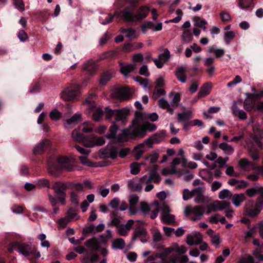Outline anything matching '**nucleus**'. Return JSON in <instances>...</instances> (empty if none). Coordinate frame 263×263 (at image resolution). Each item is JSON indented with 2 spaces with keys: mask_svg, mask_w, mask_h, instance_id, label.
Masks as SVG:
<instances>
[{
  "mask_svg": "<svg viewBox=\"0 0 263 263\" xmlns=\"http://www.w3.org/2000/svg\"><path fill=\"white\" fill-rule=\"evenodd\" d=\"M63 169L69 172L73 170V166L69 164V159L66 157L59 156L57 159L50 158L48 160V172L50 175L57 177Z\"/></svg>",
  "mask_w": 263,
  "mask_h": 263,
  "instance_id": "obj_1",
  "label": "nucleus"
},
{
  "mask_svg": "<svg viewBox=\"0 0 263 263\" xmlns=\"http://www.w3.org/2000/svg\"><path fill=\"white\" fill-rule=\"evenodd\" d=\"M219 147L228 155H232L234 152V149L232 146L227 143L223 142L220 143L219 145Z\"/></svg>",
  "mask_w": 263,
  "mask_h": 263,
  "instance_id": "obj_35",
  "label": "nucleus"
},
{
  "mask_svg": "<svg viewBox=\"0 0 263 263\" xmlns=\"http://www.w3.org/2000/svg\"><path fill=\"white\" fill-rule=\"evenodd\" d=\"M205 213V208L203 205H187L184 210L186 217L193 221L200 220L202 219Z\"/></svg>",
  "mask_w": 263,
  "mask_h": 263,
  "instance_id": "obj_4",
  "label": "nucleus"
},
{
  "mask_svg": "<svg viewBox=\"0 0 263 263\" xmlns=\"http://www.w3.org/2000/svg\"><path fill=\"white\" fill-rule=\"evenodd\" d=\"M232 194L230 191L227 189H224L220 191L218 197L220 199L224 200L226 199H230L232 198Z\"/></svg>",
  "mask_w": 263,
  "mask_h": 263,
  "instance_id": "obj_39",
  "label": "nucleus"
},
{
  "mask_svg": "<svg viewBox=\"0 0 263 263\" xmlns=\"http://www.w3.org/2000/svg\"><path fill=\"white\" fill-rule=\"evenodd\" d=\"M125 246L124 240L122 238H117L113 240L111 247L113 249L122 250Z\"/></svg>",
  "mask_w": 263,
  "mask_h": 263,
  "instance_id": "obj_33",
  "label": "nucleus"
},
{
  "mask_svg": "<svg viewBox=\"0 0 263 263\" xmlns=\"http://www.w3.org/2000/svg\"><path fill=\"white\" fill-rule=\"evenodd\" d=\"M253 132L258 138H263V128H261L258 123H256L253 125Z\"/></svg>",
  "mask_w": 263,
  "mask_h": 263,
  "instance_id": "obj_37",
  "label": "nucleus"
},
{
  "mask_svg": "<svg viewBox=\"0 0 263 263\" xmlns=\"http://www.w3.org/2000/svg\"><path fill=\"white\" fill-rule=\"evenodd\" d=\"M181 37L182 40L186 43H189L192 41L193 39V35L190 30H185L183 31Z\"/></svg>",
  "mask_w": 263,
  "mask_h": 263,
  "instance_id": "obj_43",
  "label": "nucleus"
},
{
  "mask_svg": "<svg viewBox=\"0 0 263 263\" xmlns=\"http://www.w3.org/2000/svg\"><path fill=\"white\" fill-rule=\"evenodd\" d=\"M239 167L244 171L249 172L251 171L257 170V171H262L260 166H257L256 165L251 161H249L246 158H241L238 161Z\"/></svg>",
  "mask_w": 263,
  "mask_h": 263,
  "instance_id": "obj_11",
  "label": "nucleus"
},
{
  "mask_svg": "<svg viewBox=\"0 0 263 263\" xmlns=\"http://www.w3.org/2000/svg\"><path fill=\"white\" fill-rule=\"evenodd\" d=\"M165 94V91L163 89L160 88V87H155L152 97L154 99H157L158 97H160L161 96L164 95Z\"/></svg>",
  "mask_w": 263,
  "mask_h": 263,
  "instance_id": "obj_49",
  "label": "nucleus"
},
{
  "mask_svg": "<svg viewBox=\"0 0 263 263\" xmlns=\"http://www.w3.org/2000/svg\"><path fill=\"white\" fill-rule=\"evenodd\" d=\"M246 200L244 194H235L232 196V202L235 206H239Z\"/></svg>",
  "mask_w": 263,
  "mask_h": 263,
  "instance_id": "obj_28",
  "label": "nucleus"
},
{
  "mask_svg": "<svg viewBox=\"0 0 263 263\" xmlns=\"http://www.w3.org/2000/svg\"><path fill=\"white\" fill-rule=\"evenodd\" d=\"M83 119L81 114H75L70 119L64 121L63 125L65 129H71L78 123L81 122Z\"/></svg>",
  "mask_w": 263,
  "mask_h": 263,
  "instance_id": "obj_13",
  "label": "nucleus"
},
{
  "mask_svg": "<svg viewBox=\"0 0 263 263\" xmlns=\"http://www.w3.org/2000/svg\"><path fill=\"white\" fill-rule=\"evenodd\" d=\"M154 24L151 21H145L141 26L142 30L145 32L146 29H154Z\"/></svg>",
  "mask_w": 263,
  "mask_h": 263,
  "instance_id": "obj_58",
  "label": "nucleus"
},
{
  "mask_svg": "<svg viewBox=\"0 0 263 263\" xmlns=\"http://www.w3.org/2000/svg\"><path fill=\"white\" fill-rule=\"evenodd\" d=\"M114 95L117 98L127 100L132 98L133 93L129 87H125L115 90Z\"/></svg>",
  "mask_w": 263,
  "mask_h": 263,
  "instance_id": "obj_12",
  "label": "nucleus"
},
{
  "mask_svg": "<svg viewBox=\"0 0 263 263\" xmlns=\"http://www.w3.org/2000/svg\"><path fill=\"white\" fill-rule=\"evenodd\" d=\"M217 201H214V202L210 203V204H208L206 208L207 210L205 212L206 214H209L211 212H216L218 211V207H217Z\"/></svg>",
  "mask_w": 263,
  "mask_h": 263,
  "instance_id": "obj_44",
  "label": "nucleus"
},
{
  "mask_svg": "<svg viewBox=\"0 0 263 263\" xmlns=\"http://www.w3.org/2000/svg\"><path fill=\"white\" fill-rule=\"evenodd\" d=\"M176 14L178 15L177 16L175 17L172 20H171L168 21H166L165 22H172L174 23H177L179 22L182 18V11L181 9H177L176 10Z\"/></svg>",
  "mask_w": 263,
  "mask_h": 263,
  "instance_id": "obj_56",
  "label": "nucleus"
},
{
  "mask_svg": "<svg viewBox=\"0 0 263 263\" xmlns=\"http://www.w3.org/2000/svg\"><path fill=\"white\" fill-rule=\"evenodd\" d=\"M191 118L192 112L191 111H186L180 113L177 115V119L179 122H187Z\"/></svg>",
  "mask_w": 263,
  "mask_h": 263,
  "instance_id": "obj_34",
  "label": "nucleus"
},
{
  "mask_svg": "<svg viewBox=\"0 0 263 263\" xmlns=\"http://www.w3.org/2000/svg\"><path fill=\"white\" fill-rule=\"evenodd\" d=\"M148 233L146 228L140 225H136L134 229L132 239L133 241H135L137 239H139L143 242H146L148 239Z\"/></svg>",
  "mask_w": 263,
  "mask_h": 263,
  "instance_id": "obj_8",
  "label": "nucleus"
},
{
  "mask_svg": "<svg viewBox=\"0 0 263 263\" xmlns=\"http://www.w3.org/2000/svg\"><path fill=\"white\" fill-rule=\"evenodd\" d=\"M248 153L250 157L253 160H258L260 156L258 148L254 145H251L248 149Z\"/></svg>",
  "mask_w": 263,
  "mask_h": 263,
  "instance_id": "obj_32",
  "label": "nucleus"
},
{
  "mask_svg": "<svg viewBox=\"0 0 263 263\" xmlns=\"http://www.w3.org/2000/svg\"><path fill=\"white\" fill-rule=\"evenodd\" d=\"M165 135V132L164 131L155 134L152 137L153 143H158L160 142L164 139Z\"/></svg>",
  "mask_w": 263,
  "mask_h": 263,
  "instance_id": "obj_41",
  "label": "nucleus"
},
{
  "mask_svg": "<svg viewBox=\"0 0 263 263\" xmlns=\"http://www.w3.org/2000/svg\"><path fill=\"white\" fill-rule=\"evenodd\" d=\"M111 77H112L111 74L110 73H109V72L103 73V74L102 75V76L100 78V84L103 85H106V83L109 81H110Z\"/></svg>",
  "mask_w": 263,
  "mask_h": 263,
  "instance_id": "obj_46",
  "label": "nucleus"
},
{
  "mask_svg": "<svg viewBox=\"0 0 263 263\" xmlns=\"http://www.w3.org/2000/svg\"><path fill=\"white\" fill-rule=\"evenodd\" d=\"M52 188L56 193L59 200L62 204H64L66 197L65 191L68 189V184L62 182H56Z\"/></svg>",
  "mask_w": 263,
  "mask_h": 263,
  "instance_id": "obj_9",
  "label": "nucleus"
},
{
  "mask_svg": "<svg viewBox=\"0 0 263 263\" xmlns=\"http://www.w3.org/2000/svg\"><path fill=\"white\" fill-rule=\"evenodd\" d=\"M123 31L125 33L126 36L130 39L135 37V31L132 28H128L123 29Z\"/></svg>",
  "mask_w": 263,
  "mask_h": 263,
  "instance_id": "obj_61",
  "label": "nucleus"
},
{
  "mask_svg": "<svg viewBox=\"0 0 263 263\" xmlns=\"http://www.w3.org/2000/svg\"><path fill=\"white\" fill-rule=\"evenodd\" d=\"M50 141L46 139H43L33 149V153L35 155H41L45 151V149L49 147Z\"/></svg>",
  "mask_w": 263,
  "mask_h": 263,
  "instance_id": "obj_20",
  "label": "nucleus"
},
{
  "mask_svg": "<svg viewBox=\"0 0 263 263\" xmlns=\"http://www.w3.org/2000/svg\"><path fill=\"white\" fill-rule=\"evenodd\" d=\"M217 201L218 210L223 211V210H228L230 208V203L229 202L226 201Z\"/></svg>",
  "mask_w": 263,
  "mask_h": 263,
  "instance_id": "obj_40",
  "label": "nucleus"
},
{
  "mask_svg": "<svg viewBox=\"0 0 263 263\" xmlns=\"http://www.w3.org/2000/svg\"><path fill=\"white\" fill-rule=\"evenodd\" d=\"M140 208L144 215H147L149 214V212H151L149 217L152 219L157 217L160 210L159 205L157 201H155L151 204L142 202L141 203Z\"/></svg>",
  "mask_w": 263,
  "mask_h": 263,
  "instance_id": "obj_7",
  "label": "nucleus"
},
{
  "mask_svg": "<svg viewBox=\"0 0 263 263\" xmlns=\"http://www.w3.org/2000/svg\"><path fill=\"white\" fill-rule=\"evenodd\" d=\"M81 143H82L85 146L87 147H94V144L93 142L92 136L89 137L88 138L85 137L84 139L83 140V141H82Z\"/></svg>",
  "mask_w": 263,
  "mask_h": 263,
  "instance_id": "obj_59",
  "label": "nucleus"
},
{
  "mask_svg": "<svg viewBox=\"0 0 263 263\" xmlns=\"http://www.w3.org/2000/svg\"><path fill=\"white\" fill-rule=\"evenodd\" d=\"M263 208V199H257L255 208L254 209L247 208L246 212L247 214L251 217H254L257 215L261 211Z\"/></svg>",
  "mask_w": 263,
  "mask_h": 263,
  "instance_id": "obj_15",
  "label": "nucleus"
},
{
  "mask_svg": "<svg viewBox=\"0 0 263 263\" xmlns=\"http://www.w3.org/2000/svg\"><path fill=\"white\" fill-rule=\"evenodd\" d=\"M120 71L125 77H128V74L132 72L136 68V64H124L120 63Z\"/></svg>",
  "mask_w": 263,
  "mask_h": 263,
  "instance_id": "obj_24",
  "label": "nucleus"
},
{
  "mask_svg": "<svg viewBox=\"0 0 263 263\" xmlns=\"http://www.w3.org/2000/svg\"><path fill=\"white\" fill-rule=\"evenodd\" d=\"M171 210L169 206L164 205L161 209V219L163 223L170 224L175 222V217L174 215L170 213Z\"/></svg>",
  "mask_w": 263,
  "mask_h": 263,
  "instance_id": "obj_10",
  "label": "nucleus"
},
{
  "mask_svg": "<svg viewBox=\"0 0 263 263\" xmlns=\"http://www.w3.org/2000/svg\"><path fill=\"white\" fill-rule=\"evenodd\" d=\"M119 129V127L114 123L109 127L108 133L105 135V137L108 139H116L119 142L126 141L129 134L128 131L124 129L117 134Z\"/></svg>",
  "mask_w": 263,
  "mask_h": 263,
  "instance_id": "obj_5",
  "label": "nucleus"
},
{
  "mask_svg": "<svg viewBox=\"0 0 263 263\" xmlns=\"http://www.w3.org/2000/svg\"><path fill=\"white\" fill-rule=\"evenodd\" d=\"M80 127H78L72 131L71 136L74 141L81 143L85 137L80 133Z\"/></svg>",
  "mask_w": 263,
  "mask_h": 263,
  "instance_id": "obj_30",
  "label": "nucleus"
},
{
  "mask_svg": "<svg viewBox=\"0 0 263 263\" xmlns=\"http://www.w3.org/2000/svg\"><path fill=\"white\" fill-rule=\"evenodd\" d=\"M192 193L193 197H194V201L196 203H201L205 201V197L200 187L193 190Z\"/></svg>",
  "mask_w": 263,
  "mask_h": 263,
  "instance_id": "obj_22",
  "label": "nucleus"
},
{
  "mask_svg": "<svg viewBox=\"0 0 263 263\" xmlns=\"http://www.w3.org/2000/svg\"><path fill=\"white\" fill-rule=\"evenodd\" d=\"M187 71V67L185 65L178 66L175 72V76L180 82L185 83L187 79L186 72Z\"/></svg>",
  "mask_w": 263,
  "mask_h": 263,
  "instance_id": "obj_18",
  "label": "nucleus"
},
{
  "mask_svg": "<svg viewBox=\"0 0 263 263\" xmlns=\"http://www.w3.org/2000/svg\"><path fill=\"white\" fill-rule=\"evenodd\" d=\"M235 36V33L233 31L225 32L224 39L227 44H229L231 40Z\"/></svg>",
  "mask_w": 263,
  "mask_h": 263,
  "instance_id": "obj_52",
  "label": "nucleus"
},
{
  "mask_svg": "<svg viewBox=\"0 0 263 263\" xmlns=\"http://www.w3.org/2000/svg\"><path fill=\"white\" fill-rule=\"evenodd\" d=\"M202 240V236L199 232L188 234L186 236V243L190 246L198 245Z\"/></svg>",
  "mask_w": 263,
  "mask_h": 263,
  "instance_id": "obj_16",
  "label": "nucleus"
},
{
  "mask_svg": "<svg viewBox=\"0 0 263 263\" xmlns=\"http://www.w3.org/2000/svg\"><path fill=\"white\" fill-rule=\"evenodd\" d=\"M94 146H101L105 144V140L103 137L92 136Z\"/></svg>",
  "mask_w": 263,
  "mask_h": 263,
  "instance_id": "obj_51",
  "label": "nucleus"
},
{
  "mask_svg": "<svg viewBox=\"0 0 263 263\" xmlns=\"http://www.w3.org/2000/svg\"><path fill=\"white\" fill-rule=\"evenodd\" d=\"M156 128L155 124L149 122L141 123L138 119H135L133 122V127L129 134L135 137L142 138L146 135L147 131L152 132Z\"/></svg>",
  "mask_w": 263,
  "mask_h": 263,
  "instance_id": "obj_3",
  "label": "nucleus"
},
{
  "mask_svg": "<svg viewBox=\"0 0 263 263\" xmlns=\"http://www.w3.org/2000/svg\"><path fill=\"white\" fill-rule=\"evenodd\" d=\"M252 0H238V6L242 9H247L251 6Z\"/></svg>",
  "mask_w": 263,
  "mask_h": 263,
  "instance_id": "obj_42",
  "label": "nucleus"
},
{
  "mask_svg": "<svg viewBox=\"0 0 263 263\" xmlns=\"http://www.w3.org/2000/svg\"><path fill=\"white\" fill-rule=\"evenodd\" d=\"M116 110H112L106 107L105 108V115L107 119H110L112 116H115Z\"/></svg>",
  "mask_w": 263,
  "mask_h": 263,
  "instance_id": "obj_62",
  "label": "nucleus"
},
{
  "mask_svg": "<svg viewBox=\"0 0 263 263\" xmlns=\"http://www.w3.org/2000/svg\"><path fill=\"white\" fill-rule=\"evenodd\" d=\"M134 80L138 82L144 88H146L148 85L147 79H144L140 76H137L134 78Z\"/></svg>",
  "mask_w": 263,
  "mask_h": 263,
  "instance_id": "obj_54",
  "label": "nucleus"
},
{
  "mask_svg": "<svg viewBox=\"0 0 263 263\" xmlns=\"http://www.w3.org/2000/svg\"><path fill=\"white\" fill-rule=\"evenodd\" d=\"M170 58V52L168 49H165L164 52L160 54L157 59L153 60L156 66L158 68L163 67L164 64L168 61Z\"/></svg>",
  "mask_w": 263,
  "mask_h": 263,
  "instance_id": "obj_14",
  "label": "nucleus"
},
{
  "mask_svg": "<svg viewBox=\"0 0 263 263\" xmlns=\"http://www.w3.org/2000/svg\"><path fill=\"white\" fill-rule=\"evenodd\" d=\"M120 200L118 198H114L109 203V205L115 210L118 209L120 204Z\"/></svg>",
  "mask_w": 263,
  "mask_h": 263,
  "instance_id": "obj_63",
  "label": "nucleus"
},
{
  "mask_svg": "<svg viewBox=\"0 0 263 263\" xmlns=\"http://www.w3.org/2000/svg\"><path fill=\"white\" fill-rule=\"evenodd\" d=\"M220 110V107L218 106H212L210 107L208 111L203 112V115L206 118H211V117L209 116L210 114L217 113Z\"/></svg>",
  "mask_w": 263,
  "mask_h": 263,
  "instance_id": "obj_45",
  "label": "nucleus"
},
{
  "mask_svg": "<svg viewBox=\"0 0 263 263\" xmlns=\"http://www.w3.org/2000/svg\"><path fill=\"white\" fill-rule=\"evenodd\" d=\"M176 14L178 15L177 16L175 17L172 20H171L168 21H166L165 22H172L174 23H177L179 22L182 18V11L181 9H177L176 10Z\"/></svg>",
  "mask_w": 263,
  "mask_h": 263,
  "instance_id": "obj_57",
  "label": "nucleus"
},
{
  "mask_svg": "<svg viewBox=\"0 0 263 263\" xmlns=\"http://www.w3.org/2000/svg\"><path fill=\"white\" fill-rule=\"evenodd\" d=\"M147 144L152 147L153 143L149 142V139H147L143 143H141L138 146H136L134 150V154L135 156L136 160H139L142 156L143 153L145 151L144 145Z\"/></svg>",
  "mask_w": 263,
  "mask_h": 263,
  "instance_id": "obj_21",
  "label": "nucleus"
},
{
  "mask_svg": "<svg viewBox=\"0 0 263 263\" xmlns=\"http://www.w3.org/2000/svg\"><path fill=\"white\" fill-rule=\"evenodd\" d=\"M103 154H105L104 157H110L112 159L117 158L118 154V148L112 146L109 148L103 150Z\"/></svg>",
  "mask_w": 263,
  "mask_h": 263,
  "instance_id": "obj_26",
  "label": "nucleus"
},
{
  "mask_svg": "<svg viewBox=\"0 0 263 263\" xmlns=\"http://www.w3.org/2000/svg\"><path fill=\"white\" fill-rule=\"evenodd\" d=\"M62 117V114L57 109H53L50 113V117L53 120H58Z\"/></svg>",
  "mask_w": 263,
  "mask_h": 263,
  "instance_id": "obj_53",
  "label": "nucleus"
},
{
  "mask_svg": "<svg viewBox=\"0 0 263 263\" xmlns=\"http://www.w3.org/2000/svg\"><path fill=\"white\" fill-rule=\"evenodd\" d=\"M139 197L136 194L132 195L130 196L129 210H130V212L133 214H135L136 212V205L138 203V202H139Z\"/></svg>",
  "mask_w": 263,
  "mask_h": 263,
  "instance_id": "obj_29",
  "label": "nucleus"
},
{
  "mask_svg": "<svg viewBox=\"0 0 263 263\" xmlns=\"http://www.w3.org/2000/svg\"><path fill=\"white\" fill-rule=\"evenodd\" d=\"M158 105L162 109H166L170 106V104L166 100L162 98L158 101Z\"/></svg>",
  "mask_w": 263,
  "mask_h": 263,
  "instance_id": "obj_64",
  "label": "nucleus"
},
{
  "mask_svg": "<svg viewBox=\"0 0 263 263\" xmlns=\"http://www.w3.org/2000/svg\"><path fill=\"white\" fill-rule=\"evenodd\" d=\"M251 93H247V98L243 102V107L248 111H251L253 110L255 105V98L254 97L249 96Z\"/></svg>",
  "mask_w": 263,
  "mask_h": 263,
  "instance_id": "obj_23",
  "label": "nucleus"
},
{
  "mask_svg": "<svg viewBox=\"0 0 263 263\" xmlns=\"http://www.w3.org/2000/svg\"><path fill=\"white\" fill-rule=\"evenodd\" d=\"M194 21V25L196 27H199L203 29L204 31L206 30L205 25L207 22L204 20H201L198 16H195L193 18Z\"/></svg>",
  "mask_w": 263,
  "mask_h": 263,
  "instance_id": "obj_36",
  "label": "nucleus"
},
{
  "mask_svg": "<svg viewBox=\"0 0 263 263\" xmlns=\"http://www.w3.org/2000/svg\"><path fill=\"white\" fill-rule=\"evenodd\" d=\"M80 88V86L77 83L71 84L62 92L61 97L67 101H77L81 94Z\"/></svg>",
  "mask_w": 263,
  "mask_h": 263,
  "instance_id": "obj_6",
  "label": "nucleus"
},
{
  "mask_svg": "<svg viewBox=\"0 0 263 263\" xmlns=\"http://www.w3.org/2000/svg\"><path fill=\"white\" fill-rule=\"evenodd\" d=\"M177 173L176 167H172L171 168H165L162 170L161 172L162 175L163 176H168L169 175L175 174Z\"/></svg>",
  "mask_w": 263,
  "mask_h": 263,
  "instance_id": "obj_55",
  "label": "nucleus"
},
{
  "mask_svg": "<svg viewBox=\"0 0 263 263\" xmlns=\"http://www.w3.org/2000/svg\"><path fill=\"white\" fill-rule=\"evenodd\" d=\"M82 69L88 74L93 75L97 71V65L95 62L91 60H88L83 63Z\"/></svg>",
  "mask_w": 263,
  "mask_h": 263,
  "instance_id": "obj_19",
  "label": "nucleus"
},
{
  "mask_svg": "<svg viewBox=\"0 0 263 263\" xmlns=\"http://www.w3.org/2000/svg\"><path fill=\"white\" fill-rule=\"evenodd\" d=\"M129 231L124 225L117 228L118 233L121 236H127Z\"/></svg>",
  "mask_w": 263,
  "mask_h": 263,
  "instance_id": "obj_60",
  "label": "nucleus"
},
{
  "mask_svg": "<svg viewBox=\"0 0 263 263\" xmlns=\"http://www.w3.org/2000/svg\"><path fill=\"white\" fill-rule=\"evenodd\" d=\"M92 118L95 121H99L102 116L103 111L100 108L92 110Z\"/></svg>",
  "mask_w": 263,
  "mask_h": 263,
  "instance_id": "obj_47",
  "label": "nucleus"
},
{
  "mask_svg": "<svg viewBox=\"0 0 263 263\" xmlns=\"http://www.w3.org/2000/svg\"><path fill=\"white\" fill-rule=\"evenodd\" d=\"M212 86V83L210 82L205 83L198 92L197 96V98L199 99L208 95L211 92Z\"/></svg>",
  "mask_w": 263,
  "mask_h": 263,
  "instance_id": "obj_25",
  "label": "nucleus"
},
{
  "mask_svg": "<svg viewBox=\"0 0 263 263\" xmlns=\"http://www.w3.org/2000/svg\"><path fill=\"white\" fill-rule=\"evenodd\" d=\"M141 164L137 162H133L130 164V173L133 175L138 174L140 171Z\"/></svg>",
  "mask_w": 263,
  "mask_h": 263,
  "instance_id": "obj_48",
  "label": "nucleus"
},
{
  "mask_svg": "<svg viewBox=\"0 0 263 263\" xmlns=\"http://www.w3.org/2000/svg\"><path fill=\"white\" fill-rule=\"evenodd\" d=\"M116 51L114 50H110L104 52L100 55L99 60L113 58L116 55Z\"/></svg>",
  "mask_w": 263,
  "mask_h": 263,
  "instance_id": "obj_38",
  "label": "nucleus"
},
{
  "mask_svg": "<svg viewBox=\"0 0 263 263\" xmlns=\"http://www.w3.org/2000/svg\"><path fill=\"white\" fill-rule=\"evenodd\" d=\"M84 245L87 247L90 248L92 251H96L100 248L98 240L95 238H92L86 240L84 242Z\"/></svg>",
  "mask_w": 263,
  "mask_h": 263,
  "instance_id": "obj_27",
  "label": "nucleus"
},
{
  "mask_svg": "<svg viewBox=\"0 0 263 263\" xmlns=\"http://www.w3.org/2000/svg\"><path fill=\"white\" fill-rule=\"evenodd\" d=\"M149 12V8L142 6L134 14L130 7H127L122 10V18L126 22L131 23H140L146 18Z\"/></svg>",
  "mask_w": 263,
  "mask_h": 263,
  "instance_id": "obj_2",
  "label": "nucleus"
},
{
  "mask_svg": "<svg viewBox=\"0 0 263 263\" xmlns=\"http://www.w3.org/2000/svg\"><path fill=\"white\" fill-rule=\"evenodd\" d=\"M128 114V112L125 109L116 110L115 113V120L116 121H123L125 119Z\"/></svg>",
  "mask_w": 263,
  "mask_h": 263,
  "instance_id": "obj_31",
  "label": "nucleus"
},
{
  "mask_svg": "<svg viewBox=\"0 0 263 263\" xmlns=\"http://www.w3.org/2000/svg\"><path fill=\"white\" fill-rule=\"evenodd\" d=\"M17 246L18 252L27 257L31 255L33 251H32V245L31 243H18L15 244Z\"/></svg>",
  "mask_w": 263,
  "mask_h": 263,
  "instance_id": "obj_17",
  "label": "nucleus"
},
{
  "mask_svg": "<svg viewBox=\"0 0 263 263\" xmlns=\"http://www.w3.org/2000/svg\"><path fill=\"white\" fill-rule=\"evenodd\" d=\"M67 217L69 221L77 220L79 219V216L75 211L70 209L67 211Z\"/></svg>",
  "mask_w": 263,
  "mask_h": 263,
  "instance_id": "obj_50",
  "label": "nucleus"
}]
</instances>
